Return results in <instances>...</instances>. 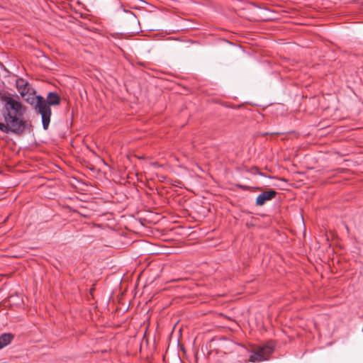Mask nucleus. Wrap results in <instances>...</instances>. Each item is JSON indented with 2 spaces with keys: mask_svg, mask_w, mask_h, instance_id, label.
Segmentation results:
<instances>
[{
  "mask_svg": "<svg viewBox=\"0 0 363 363\" xmlns=\"http://www.w3.org/2000/svg\"><path fill=\"white\" fill-rule=\"evenodd\" d=\"M272 352V348L269 346L259 347L252 352L250 356V361L252 362H259L267 360L269 358Z\"/></svg>",
  "mask_w": 363,
  "mask_h": 363,
  "instance_id": "obj_3",
  "label": "nucleus"
},
{
  "mask_svg": "<svg viewBox=\"0 0 363 363\" xmlns=\"http://www.w3.org/2000/svg\"><path fill=\"white\" fill-rule=\"evenodd\" d=\"M16 86L18 91L22 97H25L29 91L28 82L23 79L18 78L16 81Z\"/></svg>",
  "mask_w": 363,
  "mask_h": 363,
  "instance_id": "obj_5",
  "label": "nucleus"
},
{
  "mask_svg": "<svg viewBox=\"0 0 363 363\" xmlns=\"http://www.w3.org/2000/svg\"><path fill=\"white\" fill-rule=\"evenodd\" d=\"M235 186L239 189H242V190H249L250 189V187L248 186L242 185L240 184H238Z\"/></svg>",
  "mask_w": 363,
  "mask_h": 363,
  "instance_id": "obj_8",
  "label": "nucleus"
},
{
  "mask_svg": "<svg viewBox=\"0 0 363 363\" xmlns=\"http://www.w3.org/2000/svg\"><path fill=\"white\" fill-rule=\"evenodd\" d=\"M13 339L11 333H4L0 336V349L9 345Z\"/></svg>",
  "mask_w": 363,
  "mask_h": 363,
  "instance_id": "obj_6",
  "label": "nucleus"
},
{
  "mask_svg": "<svg viewBox=\"0 0 363 363\" xmlns=\"http://www.w3.org/2000/svg\"><path fill=\"white\" fill-rule=\"evenodd\" d=\"M38 113L41 115L43 127L47 130L49 127L51 117L50 106H57L60 104V97L56 92H49L46 99L38 96Z\"/></svg>",
  "mask_w": 363,
  "mask_h": 363,
  "instance_id": "obj_2",
  "label": "nucleus"
},
{
  "mask_svg": "<svg viewBox=\"0 0 363 363\" xmlns=\"http://www.w3.org/2000/svg\"><path fill=\"white\" fill-rule=\"evenodd\" d=\"M277 195L274 190L265 191L259 194L256 199L257 206H262L266 201L272 200Z\"/></svg>",
  "mask_w": 363,
  "mask_h": 363,
  "instance_id": "obj_4",
  "label": "nucleus"
},
{
  "mask_svg": "<svg viewBox=\"0 0 363 363\" xmlns=\"http://www.w3.org/2000/svg\"><path fill=\"white\" fill-rule=\"evenodd\" d=\"M27 95H28L27 97H26V96L23 97L25 99V101L30 105H34L35 110L38 113V96H36L35 94V93H29V92Z\"/></svg>",
  "mask_w": 363,
  "mask_h": 363,
  "instance_id": "obj_7",
  "label": "nucleus"
},
{
  "mask_svg": "<svg viewBox=\"0 0 363 363\" xmlns=\"http://www.w3.org/2000/svg\"><path fill=\"white\" fill-rule=\"evenodd\" d=\"M0 99L3 102L1 114L4 119V122H0V131L16 135H22L27 125L25 118L26 106L10 96L3 95Z\"/></svg>",
  "mask_w": 363,
  "mask_h": 363,
  "instance_id": "obj_1",
  "label": "nucleus"
}]
</instances>
